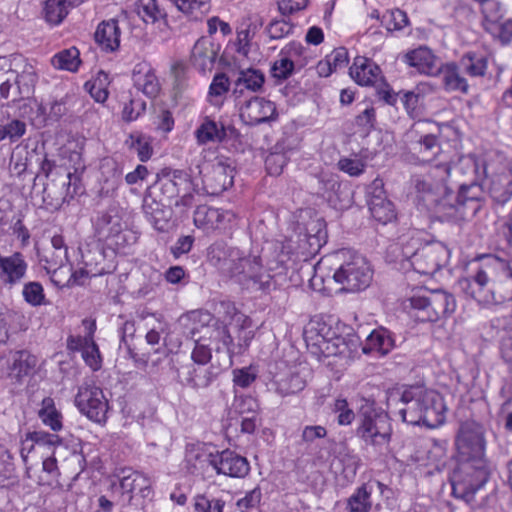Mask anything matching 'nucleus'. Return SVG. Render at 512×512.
Returning a JSON list of instances; mask_svg holds the SVG:
<instances>
[{
  "label": "nucleus",
  "mask_w": 512,
  "mask_h": 512,
  "mask_svg": "<svg viewBox=\"0 0 512 512\" xmlns=\"http://www.w3.org/2000/svg\"><path fill=\"white\" fill-rule=\"evenodd\" d=\"M455 446L460 464L452 479V494L472 509L483 506L488 497L483 494L491 472L486 458L485 428L476 421H464L459 425Z\"/></svg>",
  "instance_id": "obj_1"
},
{
  "label": "nucleus",
  "mask_w": 512,
  "mask_h": 512,
  "mask_svg": "<svg viewBox=\"0 0 512 512\" xmlns=\"http://www.w3.org/2000/svg\"><path fill=\"white\" fill-rule=\"evenodd\" d=\"M207 257L220 275L234 279L248 290L265 291L271 286V274L259 255L246 254L237 247L215 243L208 248Z\"/></svg>",
  "instance_id": "obj_2"
},
{
  "label": "nucleus",
  "mask_w": 512,
  "mask_h": 512,
  "mask_svg": "<svg viewBox=\"0 0 512 512\" xmlns=\"http://www.w3.org/2000/svg\"><path fill=\"white\" fill-rule=\"evenodd\" d=\"M471 277L458 281L461 290L483 305L512 300V263L485 255Z\"/></svg>",
  "instance_id": "obj_3"
},
{
  "label": "nucleus",
  "mask_w": 512,
  "mask_h": 512,
  "mask_svg": "<svg viewBox=\"0 0 512 512\" xmlns=\"http://www.w3.org/2000/svg\"><path fill=\"white\" fill-rule=\"evenodd\" d=\"M389 401H395L401 419L412 425L424 424L436 428L445 421V405L442 397L420 387H409L401 395L392 394Z\"/></svg>",
  "instance_id": "obj_4"
},
{
  "label": "nucleus",
  "mask_w": 512,
  "mask_h": 512,
  "mask_svg": "<svg viewBox=\"0 0 512 512\" xmlns=\"http://www.w3.org/2000/svg\"><path fill=\"white\" fill-rule=\"evenodd\" d=\"M341 261L335 270L333 278L342 285V289L355 292L365 289L372 280V270L366 258L349 250H342L336 254Z\"/></svg>",
  "instance_id": "obj_5"
},
{
  "label": "nucleus",
  "mask_w": 512,
  "mask_h": 512,
  "mask_svg": "<svg viewBox=\"0 0 512 512\" xmlns=\"http://www.w3.org/2000/svg\"><path fill=\"white\" fill-rule=\"evenodd\" d=\"M412 316L420 322H434L451 315L456 309L454 296L445 290L427 291L409 299Z\"/></svg>",
  "instance_id": "obj_6"
},
{
  "label": "nucleus",
  "mask_w": 512,
  "mask_h": 512,
  "mask_svg": "<svg viewBox=\"0 0 512 512\" xmlns=\"http://www.w3.org/2000/svg\"><path fill=\"white\" fill-rule=\"evenodd\" d=\"M304 339L311 352L330 357L345 354L347 344L330 324L322 319H313L304 330Z\"/></svg>",
  "instance_id": "obj_7"
},
{
  "label": "nucleus",
  "mask_w": 512,
  "mask_h": 512,
  "mask_svg": "<svg viewBox=\"0 0 512 512\" xmlns=\"http://www.w3.org/2000/svg\"><path fill=\"white\" fill-rule=\"evenodd\" d=\"M391 435L392 425L387 413L368 409L360 414L356 436L366 445L382 450L389 444Z\"/></svg>",
  "instance_id": "obj_8"
},
{
  "label": "nucleus",
  "mask_w": 512,
  "mask_h": 512,
  "mask_svg": "<svg viewBox=\"0 0 512 512\" xmlns=\"http://www.w3.org/2000/svg\"><path fill=\"white\" fill-rule=\"evenodd\" d=\"M75 404L90 420L97 423L106 421L108 401L100 387L92 383L81 385L75 397Z\"/></svg>",
  "instance_id": "obj_9"
},
{
  "label": "nucleus",
  "mask_w": 512,
  "mask_h": 512,
  "mask_svg": "<svg viewBox=\"0 0 512 512\" xmlns=\"http://www.w3.org/2000/svg\"><path fill=\"white\" fill-rule=\"evenodd\" d=\"M191 182L187 173L182 170H163L147 191L170 204L180 196L182 191L189 190Z\"/></svg>",
  "instance_id": "obj_10"
},
{
  "label": "nucleus",
  "mask_w": 512,
  "mask_h": 512,
  "mask_svg": "<svg viewBox=\"0 0 512 512\" xmlns=\"http://www.w3.org/2000/svg\"><path fill=\"white\" fill-rule=\"evenodd\" d=\"M449 258L448 248L441 242L425 243L413 261V270L423 275H433L445 265Z\"/></svg>",
  "instance_id": "obj_11"
},
{
  "label": "nucleus",
  "mask_w": 512,
  "mask_h": 512,
  "mask_svg": "<svg viewBox=\"0 0 512 512\" xmlns=\"http://www.w3.org/2000/svg\"><path fill=\"white\" fill-rule=\"evenodd\" d=\"M235 167L229 158H218L204 174L203 188L209 195H219L233 185Z\"/></svg>",
  "instance_id": "obj_12"
},
{
  "label": "nucleus",
  "mask_w": 512,
  "mask_h": 512,
  "mask_svg": "<svg viewBox=\"0 0 512 512\" xmlns=\"http://www.w3.org/2000/svg\"><path fill=\"white\" fill-rule=\"evenodd\" d=\"M237 103L240 106V117L246 125L257 126L277 119L275 104L263 97L253 96Z\"/></svg>",
  "instance_id": "obj_13"
},
{
  "label": "nucleus",
  "mask_w": 512,
  "mask_h": 512,
  "mask_svg": "<svg viewBox=\"0 0 512 512\" xmlns=\"http://www.w3.org/2000/svg\"><path fill=\"white\" fill-rule=\"evenodd\" d=\"M383 181L375 179L368 187V206L372 217L381 224L396 218L394 204L387 198Z\"/></svg>",
  "instance_id": "obj_14"
},
{
  "label": "nucleus",
  "mask_w": 512,
  "mask_h": 512,
  "mask_svg": "<svg viewBox=\"0 0 512 512\" xmlns=\"http://www.w3.org/2000/svg\"><path fill=\"white\" fill-rule=\"evenodd\" d=\"M212 467L217 474L232 478H244L250 471L248 460L233 450H215V458L212 460Z\"/></svg>",
  "instance_id": "obj_15"
},
{
  "label": "nucleus",
  "mask_w": 512,
  "mask_h": 512,
  "mask_svg": "<svg viewBox=\"0 0 512 512\" xmlns=\"http://www.w3.org/2000/svg\"><path fill=\"white\" fill-rule=\"evenodd\" d=\"M28 270V263L21 252H14L9 256L0 253V282L12 288L22 282Z\"/></svg>",
  "instance_id": "obj_16"
},
{
  "label": "nucleus",
  "mask_w": 512,
  "mask_h": 512,
  "mask_svg": "<svg viewBox=\"0 0 512 512\" xmlns=\"http://www.w3.org/2000/svg\"><path fill=\"white\" fill-rule=\"evenodd\" d=\"M94 226L99 239L111 240L118 238L126 225L123 222L120 209L116 206H110L107 210L98 214Z\"/></svg>",
  "instance_id": "obj_17"
},
{
  "label": "nucleus",
  "mask_w": 512,
  "mask_h": 512,
  "mask_svg": "<svg viewBox=\"0 0 512 512\" xmlns=\"http://www.w3.org/2000/svg\"><path fill=\"white\" fill-rule=\"evenodd\" d=\"M142 210L147 221L157 230L165 231L170 219V211L166 209V202L157 198L146 190Z\"/></svg>",
  "instance_id": "obj_18"
},
{
  "label": "nucleus",
  "mask_w": 512,
  "mask_h": 512,
  "mask_svg": "<svg viewBox=\"0 0 512 512\" xmlns=\"http://www.w3.org/2000/svg\"><path fill=\"white\" fill-rule=\"evenodd\" d=\"M265 75L262 71L254 68L242 69L238 72L233 82L232 94L239 102L246 93H258L263 90Z\"/></svg>",
  "instance_id": "obj_19"
},
{
  "label": "nucleus",
  "mask_w": 512,
  "mask_h": 512,
  "mask_svg": "<svg viewBox=\"0 0 512 512\" xmlns=\"http://www.w3.org/2000/svg\"><path fill=\"white\" fill-rule=\"evenodd\" d=\"M84 325H87V334L84 337H78L77 339H71V342L76 343V348L82 352V358L85 363L93 370L97 371L102 366V357L99 351L98 345L94 341V332L96 325L94 322L83 321Z\"/></svg>",
  "instance_id": "obj_20"
},
{
  "label": "nucleus",
  "mask_w": 512,
  "mask_h": 512,
  "mask_svg": "<svg viewBox=\"0 0 512 512\" xmlns=\"http://www.w3.org/2000/svg\"><path fill=\"white\" fill-rule=\"evenodd\" d=\"M14 73V88L15 95H22V98H29L34 92L35 85L38 81V74L36 68L25 59H20L15 64V68L11 69Z\"/></svg>",
  "instance_id": "obj_21"
},
{
  "label": "nucleus",
  "mask_w": 512,
  "mask_h": 512,
  "mask_svg": "<svg viewBox=\"0 0 512 512\" xmlns=\"http://www.w3.org/2000/svg\"><path fill=\"white\" fill-rule=\"evenodd\" d=\"M234 217L230 211H224L210 206H199L194 213V223L197 227L206 230L220 229L224 222L231 221Z\"/></svg>",
  "instance_id": "obj_22"
},
{
  "label": "nucleus",
  "mask_w": 512,
  "mask_h": 512,
  "mask_svg": "<svg viewBox=\"0 0 512 512\" xmlns=\"http://www.w3.org/2000/svg\"><path fill=\"white\" fill-rule=\"evenodd\" d=\"M406 62L415 67L420 73L435 76L440 73L441 67L432 51L426 47H420L405 55Z\"/></svg>",
  "instance_id": "obj_23"
},
{
  "label": "nucleus",
  "mask_w": 512,
  "mask_h": 512,
  "mask_svg": "<svg viewBox=\"0 0 512 512\" xmlns=\"http://www.w3.org/2000/svg\"><path fill=\"white\" fill-rule=\"evenodd\" d=\"M350 75L362 86H372L382 79L379 66L365 57L355 58L350 67Z\"/></svg>",
  "instance_id": "obj_24"
},
{
  "label": "nucleus",
  "mask_w": 512,
  "mask_h": 512,
  "mask_svg": "<svg viewBox=\"0 0 512 512\" xmlns=\"http://www.w3.org/2000/svg\"><path fill=\"white\" fill-rule=\"evenodd\" d=\"M120 37L121 30L115 19L102 21L94 34L96 43L106 52H114L119 48Z\"/></svg>",
  "instance_id": "obj_25"
},
{
  "label": "nucleus",
  "mask_w": 512,
  "mask_h": 512,
  "mask_svg": "<svg viewBox=\"0 0 512 512\" xmlns=\"http://www.w3.org/2000/svg\"><path fill=\"white\" fill-rule=\"evenodd\" d=\"M134 86L148 97H155L159 91L158 79L147 62L135 65L132 73Z\"/></svg>",
  "instance_id": "obj_26"
},
{
  "label": "nucleus",
  "mask_w": 512,
  "mask_h": 512,
  "mask_svg": "<svg viewBox=\"0 0 512 512\" xmlns=\"http://www.w3.org/2000/svg\"><path fill=\"white\" fill-rule=\"evenodd\" d=\"M327 232L325 222L322 219L311 221L303 238L300 239V247L307 255H315L326 242Z\"/></svg>",
  "instance_id": "obj_27"
},
{
  "label": "nucleus",
  "mask_w": 512,
  "mask_h": 512,
  "mask_svg": "<svg viewBox=\"0 0 512 512\" xmlns=\"http://www.w3.org/2000/svg\"><path fill=\"white\" fill-rule=\"evenodd\" d=\"M231 324L234 325L238 331V342L235 344L232 341V345L229 346L228 355L230 359L235 354L239 355L244 353L254 337V332L250 330L251 319L246 315L240 312H235L232 316Z\"/></svg>",
  "instance_id": "obj_28"
},
{
  "label": "nucleus",
  "mask_w": 512,
  "mask_h": 512,
  "mask_svg": "<svg viewBox=\"0 0 512 512\" xmlns=\"http://www.w3.org/2000/svg\"><path fill=\"white\" fill-rule=\"evenodd\" d=\"M216 377L211 367L191 364L186 366L182 382L194 390H200L208 388Z\"/></svg>",
  "instance_id": "obj_29"
},
{
  "label": "nucleus",
  "mask_w": 512,
  "mask_h": 512,
  "mask_svg": "<svg viewBox=\"0 0 512 512\" xmlns=\"http://www.w3.org/2000/svg\"><path fill=\"white\" fill-rule=\"evenodd\" d=\"M218 47L206 39H199L192 49V61L201 71L210 70L217 58Z\"/></svg>",
  "instance_id": "obj_30"
},
{
  "label": "nucleus",
  "mask_w": 512,
  "mask_h": 512,
  "mask_svg": "<svg viewBox=\"0 0 512 512\" xmlns=\"http://www.w3.org/2000/svg\"><path fill=\"white\" fill-rule=\"evenodd\" d=\"M421 246L419 238L402 236L398 243L389 246L388 252L395 256V261L401 263L406 261L413 267V261Z\"/></svg>",
  "instance_id": "obj_31"
},
{
  "label": "nucleus",
  "mask_w": 512,
  "mask_h": 512,
  "mask_svg": "<svg viewBox=\"0 0 512 512\" xmlns=\"http://www.w3.org/2000/svg\"><path fill=\"white\" fill-rule=\"evenodd\" d=\"M215 458V450L211 445L206 444H190L186 448L185 460L190 465L193 473L203 467L205 463L212 466V460Z\"/></svg>",
  "instance_id": "obj_32"
},
{
  "label": "nucleus",
  "mask_w": 512,
  "mask_h": 512,
  "mask_svg": "<svg viewBox=\"0 0 512 512\" xmlns=\"http://www.w3.org/2000/svg\"><path fill=\"white\" fill-rule=\"evenodd\" d=\"M481 194V190L477 185H461L456 197V211L462 216H466L467 205H469L471 213L475 214L480 207Z\"/></svg>",
  "instance_id": "obj_33"
},
{
  "label": "nucleus",
  "mask_w": 512,
  "mask_h": 512,
  "mask_svg": "<svg viewBox=\"0 0 512 512\" xmlns=\"http://www.w3.org/2000/svg\"><path fill=\"white\" fill-rule=\"evenodd\" d=\"M489 193L498 204H505L512 198V172L506 171L492 177Z\"/></svg>",
  "instance_id": "obj_34"
},
{
  "label": "nucleus",
  "mask_w": 512,
  "mask_h": 512,
  "mask_svg": "<svg viewBox=\"0 0 512 512\" xmlns=\"http://www.w3.org/2000/svg\"><path fill=\"white\" fill-rule=\"evenodd\" d=\"M461 71L459 64L456 63H447L441 68L442 81L447 91L468 93L469 85L467 80L461 75Z\"/></svg>",
  "instance_id": "obj_35"
},
{
  "label": "nucleus",
  "mask_w": 512,
  "mask_h": 512,
  "mask_svg": "<svg viewBox=\"0 0 512 512\" xmlns=\"http://www.w3.org/2000/svg\"><path fill=\"white\" fill-rule=\"evenodd\" d=\"M36 365V356L26 350L17 351L13 355V363L10 367L9 376L17 382H21L25 376L33 372Z\"/></svg>",
  "instance_id": "obj_36"
},
{
  "label": "nucleus",
  "mask_w": 512,
  "mask_h": 512,
  "mask_svg": "<svg viewBox=\"0 0 512 512\" xmlns=\"http://www.w3.org/2000/svg\"><path fill=\"white\" fill-rule=\"evenodd\" d=\"M195 136L199 144L222 142L226 138V130L222 124L205 117L196 129Z\"/></svg>",
  "instance_id": "obj_37"
},
{
  "label": "nucleus",
  "mask_w": 512,
  "mask_h": 512,
  "mask_svg": "<svg viewBox=\"0 0 512 512\" xmlns=\"http://www.w3.org/2000/svg\"><path fill=\"white\" fill-rule=\"evenodd\" d=\"M372 491L373 488L369 484H363L358 487L346 500V512H370L372 508Z\"/></svg>",
  "instance_id": "obj_38"
},
{
  "label": "nucleus",
  "mask_w": 512,
  "mask_h": 512,
  "mask_svg": "<svg viewBox=\"0 0 512 512\" xmlns=\"http://www.w3.org/2000/svg\"><path fill=\"white\" fill-rule=\"evenodd\" d=\"M394 346V341L385 329H378L372 331L366 339L363 346L364 353L378 352L381 355L387 354Z\"/></svg>",
  "instance_id": "obj_39"
},
{
  "label": "nucleus",
  "mask_w": 512,
  "mask_h": 512,
  "mask_svg": "<svg viewBox=\"0 0 512 512\" xmlns=\"http://www.w3.org/2000/svg\"><path fill=\"white\" fill-rule=\"evenodd\" d=\"M135 11L146 24H154L167 17L165 9L158 4L157 0H137Z\"/></svg>",
  "instance_id": "obj_40"
},
{
  "label": "nucleus",
  "mask_w": 512,
  "mask_h": 512,
  "mask_svg": "<svg viewBox=\"0 0 512 512\" xmlns=\"http://www.w3.org/2000/svg\"><path fill=\"white\" fill-rule=\"evenodd\" d=\"M79 0H47L43 9L45 20L58 25L68 14V6L78 4Z\"/></svg>",
  "instance_id": "obj_41"
},
{
  "label": "nucleus",
  "mask_w": 512,
  "mask_h": 512,
  "mask_svg": "<svg viewBox=\"0 0 512 512\" xmlns=\"http://www.w3.org/2000/svg\"><path fill=\"white\" fill-rule=\"evenodd\" d=\"M459 66L462 72L469 76L483 77L488 67V61L485 56L468 52L461 57Z\"/></svg>",
  "instance_id": "obj_42"
},
{
  "label": "nucleus",
  "mask_w": 512,
  "mask_h": 512,
  "mask_svg": "<svg viewBox=\"0 0 512 512\" xmlns=\"http://www.w3.org/2000/svg\"><path fill=\"white\" fill-rule=\"evenodd\" d=\"M80 63V53L76 47L64 49L51 58V64L53 67L70 72H76Z\"/></svg>",
  "instance_id": "obj_43"
},
{
  "label": "nucleus",
  "mask_w": 512,
  "mask_h": 512,
  "mask_svg": "<svg viewBox=\"0 0 512 512\" xmlns=\"http://www.w3.org/2000/svg\"><path fill=\"white\" fill-rule=\"evenodd\" d=\"M125 145L137 153L140 161L145 162L152 156L153 149L150 138L141 132L131 133L125 140Z\"/></svg>",
  "instance_id": "obj_44"
},
{
  "label": "nucleus",
  "mask_w": 512,
  "mask_h": 512,
  "mask_svg": "<svg viewBox=\"0 0 512 512\" xmlns=\"http://www.w3.org/2000/svg\"><path fill=\"white\" fill-rule=\"evenodd\" d=\"M480 5L483 15V28L485 31L495 30V25L499 23L503 18V9L501 3L497 0H487Z\"/></svg>",
  "instance_id": "obj_45"
},
{
  "label": "nucleus",
  "mask_w": 512,
  "mask_h": 512,
  "mask_svg": "<svg viewBox=\"0 0 512 512\" xmlns=\"http://www.w3.org/2000/svg\"><path fill=\"white\" fill-rule=\"evenodd\" d=\"M101 175L104 182L108 185V190H115L121 183L123 168L112 158H106L101 162Z\"/></svg>",
  "instance_id": "obj_46"
},
{
  "label": "nucleus",
  "mask_w": 512,
  "mask_h": 512,
  "mask_svg": "<svg viewBox=\"0 0 512 512\" xmlns=\"http://www.w3.org/2000/svg\"><path fill=\"white\" fill-rule=\"evenodd\" d=\"M108 75L100 71L95 79L85 83L84 88L90 96L98 103H104L108 98Z\"/></svg>",
  "instance_id": "obj_47"
},
{
  "label": "nucleus",
  "mask_w": 512,
  "mask_h": 512,
  "mask_svg": "<svg viewBox=\"0 0 512 512\" xmlns=\"http://www.w3.org/2000/svg\"><path fill=\"white\" fill-rule=\"evenodd\" d=\"M42 405L43 407L39 411L42 422L53 431L60 430L62 428L61 414L55 409L53 399L45 398Z\"/></svg>",
  "instance_id": "obj_48"
},
{
  "label": "nucleus",
  "mask_w": 512,
  "mask_h": 512,
  "mask_svg": "<svg viewBox=\"0 0 512 512\" xmlns=\"http://www.w3.org/2000/svg\"><path fill=\"white\" fill-rule=\"evenodd\" d=\"M409 24V18L406 12L400 9L387 10L381 18V25L387 31H399Z\"/></svg>",
  "instance_id": "obj_49"
},
{
  "label": "nucleus",
  "mask_w": 512,
  "mask_h": 512,
  "mask_svg": "<svg viewBox=\"0 0 512 512\" xmlns=\"http://www.w3.org/2000/svg\"><path fill=\"white\" fill-rule=\"evenodd\" d=\"M306 386V381L299 374L292 373L277 382V392L282 396L298 393Z\"/></svg>",
  "instance_id": "obj_50"
},
{
  "label": "nucleus",
  "mask_w": 512,
  "mask_h": 512,
  "mask_svg": "<svg viewBox=\"0 0 512 512\" xmlns=\"http://www.w3.org/2000/svg\"><path fill=\"white\" fill-rule=\"evenodd\" d=\"M22 295L24 300L33 307L45 304V293L40 282L31 281L25 283Z\"/></svg>",
  "instance_id": "obj_51"
},
{
  "label": "nucleus",
  "mask_w": 512,
  "mask_h": 512,
  "mask_svg": "<svg viewBox=\"0 0 512 512\" xmlns=\"http://www.w3.org/2000/svg\"><path fill=\"white\" fill-rule=\"evenodd\" d=\"M120 488L123 493H133L135 490L144 492L148 489V480L139 472H130L120 480Z\"/></svg>",
  "instance_id": "obj_52"
},
{
  "label": "nucleus",
  "mask_w": 512,
  "mask_h": 512,
  "mask_svg": "<svg viewBox=\"0 0 512 512\" xmlns=\"http://www.w3.org/2000/svg\"><path fill=\"white\" fill-rule=\"evenodd\" d=\"M376 122L375 109L373 107L366 108L355 118V133L361 137H366L374 129Z\"/></svg>",
  "instance_id": "obj_53"
},
{
  "label": "nucleus",
  "mask_w": 512,
  "mask_h": 512,
  "mask_svg": "<svg viewBox=\"0 0 512 512\" xmlns=\"http://www.w3.org/2000/svg\"><path fill=\"white\" fill-rule=\"evenodd\" d=\"M3 135L11 143H15L22 138L26 133V122L20 119H9L7 122L1 124Z\"/></svg>",
  "instance_id": "obj_54"
},
{
  "label": "nucleus",
  "mask_w": 512,
  "mask_h": 512,
  "mask_svg": "<svg viewBox=\"0 0 512 512\" xmlns=\"http://www.w3.org/2000/svg\"><path fill=\"white\" fill-rule=\"evenodd\" d=\"M418 145L421 160L424 162L431 161L440 152L438 140L431 134L423 136L419 140Z\"/></svg>",
  "instance_id": "obj_55"
},
{
  "label": "nucleus",
  "mask_w": 512,
  "mask_h": 512,
  "mask_svg": "<svg viewBox=\"0 0 512 512\" xmlns=\"http://www.w3.org/2000/svg\"><path fill=\"white\" fill-rule=\"evenodd\" d=\"M296 67L298 68V65L295 64L293 59L280 56V58L274 62L271 68V74L275 79L283 81L292 75Z\"/></svg>",
  "instance_id": "obj_56"
},
{
  "label": "nucleus",
  "mask_w": 512,
  "mask_h": 512,
  "mask_svg": "<svg viewBox=\"0 0 512 512\" xmlns=\"http://www.w3.org/2000/svg\"><path fill=\"white\" fill-rule=\"evenodd\" d=\"M209 333V338L213 341L222 342L223 346L229 351V346L232 345V336L230 335L227 325L219 320H215L210 329H206Z\"/></svg>",
  "instance_id": "obj_57"
},
{
  "label": "nucleus",
  "mask_w": 512,
  "mask_h": 512,
  "mask_svg": "<svg viewBox=\"0 0 512 512\" xmlns=\"http://www.w3.org/2000/svg\"><path fill=\"white\" fill-rule=\"evenodd\" d=\"M232 374L234 385L242 389L249 388L258 376L257 370L252 366L234 369Z\"/></svg>",
  "instance_id": "obj_58"
},
{
  "label": "nucleus",
  "mask_w": 512,
  "mask_h": 512,
  "mask_svg": "<svg viewBox=\"0 0 512 512\" xmlns=\"http://www.w3.org/2000/svg\"><path fill=\"white\" fill-rule=\"evenodd\" d=\"M225 502L222 499L208 498L204 495H197L194 498V509L196 512H223Z\"/></svg>",
  "instance_id": "obj_59"
},
{
  "label": "nucleus",
  "mask_w": 512,
  "mask_h": 512,
  "mask_svg": "<svg viewBox=\"0 0 512 512\" xmlns=\"http://www.w3.org/2000/svg\"><path fill=\"white\" fill-rule=\"evenodd\" d=\"M294 25L284 19L273 20L269 23L266 31L273 40L282 39L293 32Z\"/></svg>",
  "instance_id": "obj_60"
},
{
  "label": "nucleus",
  "mask_w": 512,
  "mask_h": 512,
  "mask_svg": "<svg viewBox=\"0 0 512 512\" xmlns=\"http://www.w3.org/2000/svg\"><path fill=\"white\" fill-rule=\"evenodd\" d=\"M14 79V73L11 70L0 74V95L5 99L11 98L13 102L23 99L22 95L14 94L16 87Z\"/></svg>",
  "instance_id": "obj_61"
},
{
  "label": "nucleus",
  "mask_w": 512,
  "mask_h": 512,
  "mask_svg": "<svg viewBox=\"0 0 512 512\" xmlns=\"http://www.w3.org/2000/svg\"><path fill=\"white\" fill-rule=\"evenodd\" d=\"M333 411L337 414V423L339 425H350L355 419V413L349 407L346 399H336L333 405Z\"/></svg>",
  "instance_id": "obj_62"
},
{
  "label": "nucleus",
  "mask_w": 512,
  "mask_h": 512,
  "mask_svg": "<svg viewBox=\"0 0 512 512\" xmlns=\"http://www.w3.org/2000/svg\"><path fill=\"white\" fill-rule=\"evenodd\" d=\"M212 357L209 344L204 343L203 337L195 340V346L191 354L194 365L205 366Z\"/></svg>",
  "instance_id": "obj_63"
},
{
  "label": "nucleus",
  "mask_w": 512,
  "mask_h": 512,
  "mask_svg": "<svg viewBox=\"0 0 512 512\" xmlns=\"http://www.w3.org/2000/svg\"><path fill=\"white\" fill-rule=\"evenodd\" d=\"M262 498V492L259 487H255L239 499L236 503L240 512H249L250 510L257 509Z\"/></svg>",
  "instance_id": "obj_64"
}]
</instances>
